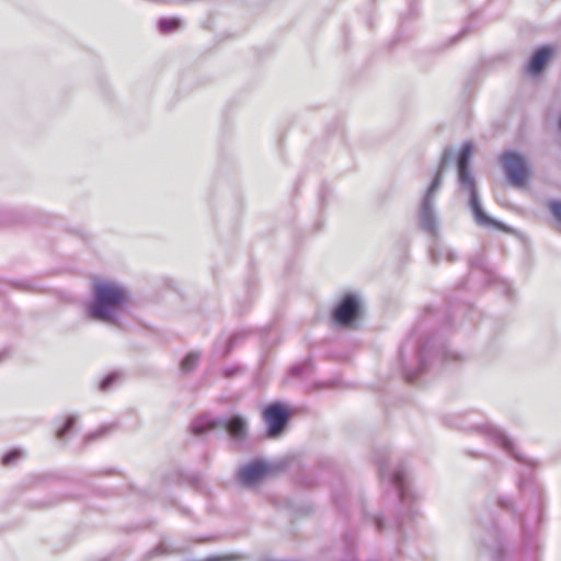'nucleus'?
Listing matches in <instances>:
<instances>
[{"label":"nucleus","mask_w":561,"mask_h":561,"mask_svg":"<svg viewBox=\"0 0 561 561\" xmlns=\"http://www.w3.org/2000/svg\"><path fill=\"white\" fill-rule=\"evenodd\" d=\"M404 379L416 383L419 376L424 373L433 356L439 357L443 363L459 360L460 355L451 351L444 342L437 343L435 337L421 342L419 328H414L399 351Z\"/></svg>","instance_id":"obj_1"},{"label":"nucleus","mask_w":561,"mask_h":561,"mask_svg":"<svg viewBox=\"0 0 561 561\" xmlns=\"http://www.w3.org/2000/svg\"><path fill=\"white\" fill-rule=\"evenodd\" d=\"M129 299V290L124 285L112 280H96L92 286V299L85 306V316L93 321L118 325Z\"/></svg>","instance_id":"obj_2"},{"label":"nucleus","mask_w":561,"mask_h":561,"mask_svg":"<svg viewBox=\"0 0 561 561\" xmlns=\"http://www.w3.org/2000/svg\"><path fill=\"white\" fill-rule=\"evenodd\" d=\"M455 150L453 148H445L437 168L430 185L425 190L416 213V220L419 228L433 238L439 234L440 220L438 211L435 206L437 193L443 183V174L448 165L455 160Z\"/></svg>","instance_id":"obj_3"},{"label":"nucleus","mask_w":561,"mask_h":561,"mask_svg":"<svg viewBox=\"0 0 561 561\" xmlns=\"http://www.w3.org/2000/svg\"><path fill=\"white\" fill-rule=\"evenodd\" d=\"M469 430L476 431L482 436L489 438L495 445L508 453L516 461L523 465L524 468L519 471L517 481L519 491L525 492L529 488L540 499L541 489L534 482V470L538 466L536 460L522 455L506 433L491 423L485 422L482 424L470 425Z\"/></svg>","instance_id":"obj_4"},{"label":"nucleus","mask_w":561,"mask_h":561,"mask_svg":"<svg viewBox=\"0 0 561 561\" xmlns=\"http://www.w3.org/2000/svg\"><path fill=\"white\" fill-rule=\"evenodd\" d=\"M376 461L381 483L393 488L400 501V514H405L409 518H412L416 514L417 508L415 504V494L412 490L405 466L403 463H399L393 469H390L388 467L386 453L378 454L376 456Z\"/></svg>","instance_id":"obj_5"},{"label":"nucleus","mask_w":561,"mask_h":561,"mask_svg":"<svg viewBox=\"0 0 561 561\" xmlns=\"http://www.w3.org/2000/svg\"><path fill=\"white\" fill-rule=\"evenodd\" d=\"M216 430L228 433L236 440H242L248 434V424L247 420L239 414L229 417H210L204 414L194 419L191 423V431L196 436Z\"/></svg>","instance_id":"obj_6"},{"label":"nucleus","mask_w":561,"mask_h":561,"mask_svg":"<svg viewBox=\"0 0 561 561\" xmlns=\"http://www.w3.org/2000/svg\"><path fill=\"white\" fill-rule=\"evenodd\" d=\"M362 313L358 297L354 294L344 295L332 310V321L336 327L351 328Z\"/></svg>","instance_id":"obj_7"},{"label":"nucleus","mask_w":561,"mask_h":561,"mask_svg":"<svg viewBox=\"0 0 561 561\" xmlns=\"http://www.w3.org/2000/svg\"><path fill=\"white\" fill-rule=\"evenodd\" d=\"M473 146L470 141L462 144L460 151L456 159L457 180L461 191L471 194H478L476 179L470 169V160L472 156Z\"/></svg>","instance_id":"obj_8"},{"label":"nucleus","mask_w":561,"mask_h":561,"mask_svg":"<svg viewBox=\"0 0 561 561\" xmlns=\"http://www.w3.org/2000/svg\"><path fill=\"white\" fill-rule=\"evenodd\" d=\"M501 162L510 183L515 186L525 184L529 168L526 159L520 153L513 150L504 151L501 156Z\"/></svg>","instance_id":"obj_9"},{"label":"nucleus","mask_w":561,"mask_h":561,"mask_svg":"<svg viewBox=\"0 0 561 561\" xmlns=\"http://www.w3.org/2000/svg\"><path fill=\"white\" fill-rule=\"evenodd\" d=\"M263 419L266 423L267 436L275 438L285 431L290 412L283 402L275 401L264 408Z\"/></svg>","instance_id":"obj_10"},{"label":"nucleus","mask_w":561,"mask_h":561,"mask_svg":"<svg viewBox=\"0 0 561 561\" xmlns=\"http://www.w3.org/2000/svg\"><path fill=\"white\" fill-rule=\"evenodd\" d=\"M270 470L267 462L254 459L239 468L237 479L242 486L252 488L257 485Z\"/></svg>","instance_id":"obj_11"},{"label":"nucleus","mask_w":561,"mask_h":561,"mask_svg":"<svg viewBox=\"0 0 561 561\" xmlns=\"http://www.w3.org/2000/svg\"><path fill=\"white\" fill-rule=\"evenodd\" d=\"M556 54L553 45H542L537 47L530 55L524 71L531 78L540 77Z\"/></svg>","instance_id":"obj_12"},{"label":"nucleus","mask_w":561,"mask_h":561,"mask_svg":"<svg viewBox=\"0 0 561 561\" xmlns=\"http://www.w3.org/2000/svg\"><path fill=\"white\" fill-rule=\"evenodd\" d=\"M479 552L486 554L492 561L503 560L504 547L495 525H491L485 529L484 536L480 539Z\"/></svg>","instance_id":"obj_13"},{"label":"nucleus","mask_w":561,"mask_h":561,"mask_svg":"<svg viewBox=\"0 0 561 561\" xmlns=\"http://www.w3.org/2000/svg\"><path fill=\"white\" fill-rule=\"evenodd\" d=\"M469 207L472 211L474 221L479 226L496 227L499 229H505L504 224L491 218L489 215L485 214V211L483 210V207L481 205L479 194H471L469 196Z\"/></svg>","instance_id":"obj_14"},{"label":"nucleus","mask_w":561,"mask_h":561,"mask_svg":"<svg viewBox=\"0 0 561 561\" xmlns=\"http://www.w3.org/2000/svg\"><path fill=\"white\" fill-rule=\"evenodd\" d=\"M428 256L433 264H439L443 260L453 263L457 260L458 255L455 250L434 242L428 250Z\"/></svg>","instance_id":"obj_15"},{"label":"nucleus","mask_w":561,"mask_h":561,"mask_svg":"<svg viewBox=\"0 0 561 561\" xmlns=\"http://www.w3.org/2000/svg\"><path fill=\"white\" fill-rule=\"evenodd\" d=\"M245 339V333L243 331H237L232 333L226 341L221 342L218 340L215 343L214 352L221 357H225L230 354L233 347Z\"/></svg>","instance_id":"obj_16"},{"label":"nucleus","mask_w":561,"mask_h":561,"mask_svg":"<svg viewBox=\"0 0 561 561\" xmlns=\"http://www.w3.org/2000/svg\"><path fill=\"white\" fill-rule=\"evenodd\" d=\"M181 20L178 18H161L158 21V28L162 34H169L180 28Z\"/></svg>","instance_id":"obj_17"},{"label":"nucleus","mask_w":561,"mask_h":561,"mask_svg":"<svg viewBox=\"0 0 561 561\" xmlns=\"http://www.w3.org/2000/svg\"><path fill=\"white\" fill-rule=\"evenodd\" d=\"M199 362L198 352H190L181 362V371L188 374L194 370Z\"/></svg>","instance_id":"obj_18"},{"label":"nucleus","mask_w":561,"mask_h":561,"mask_svg":"<svg viewBox=\"0 0 561 561\" xmlns=\"http://www.w3.org/2000/svg\"><path fill=\"white\" fill-rule=\"evenodd\" d=\"M77 422L76 415H69L64 424L57 430L56 437L60 440L66 439L67 435L72 431L75 424Z\"/></svg>","instance_id":"obj_19"},{"label":"nucleus","mask_w":561,"mask_h":561,"mask_svg":"<svg viewBox=\"0 0 561 561\" xmlns=\"http://www.w3.org/2000/svg\"><path fill=\"white\" fill-rule=\"evenodd\" d=\"M24 456L25 451L23 449L12 448L2 456L1 462L3 466H12Z\"/></svg>","instance_id":"obj_20"},{"label":"nucleus","mask_w":561,"mask_h":561,"mask_svg":"<svg viewBox=\"0 0 561 561\" xmlns=\"http://www.w3.org/2000/svg\"><path fill=\"white\" fill-rule=\"evenodd\" d=\"M548 209L553 218L561 225V201H550Z\"/></svg>","instance_id":"obj_21"},{"label":"nucleus","mask_w":561,"mask_h":561,"mask_svg":"<svg viewBox=\"0 0 561 561\" xmlns=\"http://www.w3.org/2000/svg\"><path fill=\"white\" fill-rule=\"evenodd\" d=\"M118 379L117 373H110L100 381V389L103 391L108 390L112 385Z\"/></svg>","instance_id":"obj_22"},{"label":"nucleus","mask_w":561,"mask_h":561,"mask_svg":"<svg viewBox=\"0 0 561 561\" xmlns=\"http://www.w3.org/2000/svg\"><path fill=\"white\" fill-rule=\"evenodd\" d=\"M497 505L501 507V508H504V510H507V511H513L514 514H516L514 507V500L510 496H500L497 499Z\"/></svg>","instance_id":"obj_23"},{"label":"nucleus","mask_w":561,"mask_h":561,"mask_svg":"<svg viewBox=\"0 0 561 561\" xmlns=\"http://www.w3.org/2000/svg\"><path fill=\"white\" fill-rule=\"evenodd\" d=\"M106 431H107L106 427H102V428H99L98 431L89 433L88 435L84 436V443L90 444L95 438L103 436L106 433Z\"/></svg>","instance_id":"obj_24"},{"label":"nucleus","mask_w":561,"mask_h":561,"mask_svg":"<svg viewBox=\"0 0 561 561\" xmlns=\"http://www.w3.org/2000/svg\"><path fill=\"white\" fill-rule=\"evenodd\" d=\"M242 368L240 366H233V367H227L224 369L222 375L226 378H231L236 376L238 373H240Z\"/></svg>","instance_id":"obj_25"},{"label":"nucleus","mask_w":561,"mask_h":561,"mask_svg":"<svg viewBox=\"0 0 561 561\" xmlns=\"http://www.w3.org/2000/svg\"><path fill=\"white\" fill-rule=\"evenodd\" d=\"M371 522L375 524L376 528L380 531L383 528V518L381 515L371 516Z\"/></svg>","instance_id":"obj_26"},{"label":"nucleus","mask_w":561,"mask_h":561,"mask_svg":"<svg viewBox=\"0 0 561 561\" xmlns=\"http://www.w3.org/2000/svg\"><path fill=\"white\" fill-rule=\"evenodd\" d=\"M517 518H518V520L520 523V528H522V531H523L524 536L528 537L530 530L528 528V525H527L526 520L520 515H518Z\"/></svg>","instance_id":"obj_27"},{"label":"nucleus","mask_w":561,"mask_h":561,"mask_svg":"<svg viewBox=\"0 0 561 561\" xmlns=\"http://www.w3.org/2000/svg\"><path fill=\"white\" fill-rule=\"evenodd\" d=\"M239 557L236 556H226V557H210L207 559V561H232L237 560Z\"/></svg>","instance_id":"obj_28"},{"label":"nucleus","mask_w":561,"mask_h":561,"mask_svg":"<svg viewBox=\"0 0 561 561\" xmlns=\"http://www.w3.org/2000/svg\"><path fill=\"white\" fill-rule=\"evenodd\" d=\"M305 366L304 365H295L290 368V374L293 376H299L302 374Z\"/></svg>","instance_id":"obj_29"},{"label":"nucleus","mask_w":561,"mask_h":561,"mask_svg":"<svg viewBox=\"0 0 561 561\" xmlns=\"http://www.w3.org/2000/svg\"><path fill=\"white\" fill-rule=\"evenodd\" d=\"M163 553H167V550L164 549V546L162 543H160L159 546H157V548L152 552H150V556L163 554Z\"/></svg>","instance_id":"obj_30"},{"label":"nucleus","mask_w":561,"mask_h":561,"mask_svg":"<svg viewBox=\"0 0 561 561\" xmlns=\"http://www.w3.org/2000/svg\"><path fill=\"white\" fill-rule=\"evenodd\" d=\"M470 264L472 267L479 266L481 264L480 259H473Z\"/></svg>","instance_id":"obj_31"},{"label":"nucleus","mask_w":561,"mask_h":561,"mask_svg":"<svg viewBox=\"0 0 561 561\" xmlns=\"http://www.w3.org/2000/svg\"><path fill=\"white\" fill-rule=\"evenodd\" d=\"M541 518H542V514H541V512H540V508H538L537 523H540Z\"/></svg>","instance_id":"obj_32"},{"label":"nucleus","mask_w":561,"mask_h":561,"mask_svg":"<svg viewBox=\"0 0 561 561\" xmlns=\"http://www.w3.org/2000/svg\"><path fill=\"white\" fill-rule=\"evenodd\" d=\"M398 528L401 529L402 528V520H401V517H399L398 519Z\"/></svg>","instance_id":"obj_33"},{"label":"nucleus","mask_w":561,"mask_h":561,"mask_svg":"<svg viewBox=\"0 0 561 561\" xmlns=\"http://www.w3.org/2000/svg\"><path fill=\"white\" fill-rule=\"evenodd\" d=\"M558 125H559V128H560V130H561V114H560V117H559Z\"/></svg>","instance_id":"obj_34"}]
</instances>
